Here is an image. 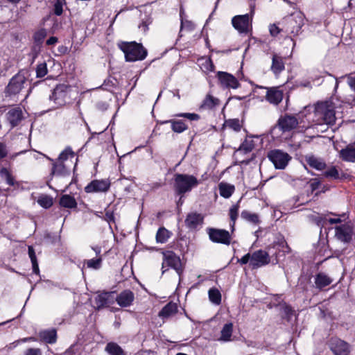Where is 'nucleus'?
<instances>
[{
	"mask_svg": "<svg viewBox=\"0 0 355 355\" xmlns=\"http://www.w3.org/2000/svg\"><path fill=\"white\" fill-rule=\"evenodd\" d=\"M200 182L193 175L176 173L173 178V189L176 196H184L198 186Z\"/></svg>",
	"mask_w": 355,
	"mask_h": 355,
	"instance_id": "1",
	"label": "nucleus"
},
{
	"mask_svg": "<svg viewBox=\"0 0 355 355\" xmlns=\"http://www.w3.org/2000/svg\"><path fill=\"white\" fill-rule=\"evenodd\" d=\"M118 45L128 62L143 60L147 55L146 49L141 44L135 42H121Z\"/></svg>",
	"mask_w": 355,
	"mask_h": 355,
	"instance_id": "2",
	"label": "nucleus"
},
{
	"mask_svg": "<svg viewBox=\"0 0 355 355\" xmlns=\"http://www.w3.org/2000/svg\"><path fill=\"white\" fill-rule=\"evenodd\" d=\"M267 157L273 164L276 169H284L288 166L292 157L280 149H272L268 152Z\"/></svg>",
	"mask_w": 355,
	"mask_h": 355,
	"instance_id": "3",
	"label": "nucleus"
},
{
	"mask_svg": "<svg viewBox=\"0 0 355 355\" xmlns=\"http://www.w3.org/2000/svg\"><path fill=\"white\" fill-rule=\"evenodd\" d=\"M163 262L162 269L165 267L171 268L175 270L180 277L184 272V266L181 259L173 251L166 250L162 252Z\"/></svg>",
	"mask_w": 355,
	"mask_h": 355,
	"instance_id": "4",
	"label": "nucleus"
},
{
	"mask_svg": "<svg viewBox=\"0 0 355 355\" xmlns=\"http://www.w3.org/2000/svg\"><path fill=\"white\" fill-rule=\"evenodd\" d=\"M209 239L216 243L229 245L232 241L231 234L223 229L209 228L207 230Z\"/></svg>",
	"mask_w": 355,
	"mask_h": 355,
	"instance_id": "5",
	"label": "nucleus"
},
{
	"mask_svg": "<svg viewBox=\"0 0 355 355\" xmlns=\"http://www.w3.org/2000/svg\"><path fill=\"white\" fill-rule=\"evenodd\" d=\"M316 114L323 123L334 125L336 122L335 111L330 108L326 103H320L315 107Z\"/></svg>",
	"mask_w": 355,
	"mask_h": 355,
	"instance_id": "6",
	"label": "nucleus"
},
{
	"mask_svg": "<svg viewBox=\"0 0 355 355\" xmlns=\"http://www.w3.org/2000/svg\"><path fill=\"white\" fill-rule=\"evenodd\" d=\"M111 187V182L109 178L101 180H93L84 188L87 193H106Z\"/></svg>",
	"mask_w": 355,
	"mask_h": 355,
	"instance_id": "7",
	"label": "nucleus"
},
{
	"mask_svg": "<svg viewBox=\"0 0 355 355\" xmlns=\"http://www.w3.org/2000/svg\"><path fill=\"white\" fill-rule=\"evenodd\" d=\"M286 28L291 33H297L304 24L303 15L300 12H295L291 16L284 18Z\"/></svg>",
	"mask_w": 355,
	"mask_h": 355,
	"instance_id": "8",
	"label": "nucleus"
},
{
	"mask_svg": "<svg viewBox=\"0 0 355 355\" xmlns=\"http://www.w3.org/2000/svg\"><path fill=\"white\" fill-rule=\"evenodd\" d=\"M270 258L268 252L263 250H258L251 253L250 266L257 269L269 264Z\"/></svg>",
	"mask_w": 355,
	"mask_h": 355,
	"instance_id": "9",
	"label": "nucleus"
},
{
	"mask_svg": "<svg viewBox=\"0 0 355 355\" xmlns=\"http://www.w3.org/2000/svg\"><path fill=\"white\" fill-rule=\"evenodd\" d=\"M272 248L276 250L275 255L277 263L280 257H285L291 252V248L288 245L284 236L282 234L277 238V240L272 243Z\"/></svg>",
	"mask_w": 355,
	"mask_h": 355,
	"instance_id": "10",
	"label": "nucleus"
},
{
	"mask_svg": "<svg viewBox=\"0 0 355 355\" xmlns=\"http://www.w3.org/2000/svg\"><path fill=\"white\" fill-rule=\"evenodd\" d=\"M299 122L294 116L285 114L282 116L277 121V126L283 132H290L298 125Z\"/></svg>",
	"mask_w": 355,
	"mask_h": 355,
	"instance_id": "11",
	"label": "nucleus"
},
{
	"mask_svg": "<svg viewBox=\"0 0 355 355\" xmlns=\"http://www.w3.org/2000/svg\"><path fill=\"white\" fill-rule=\"evenodd\" d=\"M232 23L234 28L239 33H248L251 28L250 19L248 14L234 17Z\"/></svg>",
	"mask_w": 355,
	"mask_h": 355,
	"instance_id": "12",
	"label": "nucleus"
},
{
	"mask_svg": "<svg viewBox=\"0 0 355 355\" xmlns=\"http://www.w3.org/2000/svg\"><path fill=\"white\" fill-rule=\"evenodd\" d=\"M336 237L340 241L349 243L352 240L353 228L347 223L335 227Z\"/></svg>",
	"mask_w": 355,
	"mask_h": 355,
	"instance_id": "13",
	"label": "nucleus"
},
{
	"mask_svg": "<svg viewBox=\"0 0 355 355\" xmlns=\"http://www.w3.org/2000/svg\"><path fill=\"white\" fill-rule=\"evenodd\" d=\"M49 159L52 163V168L51 171V175L67 177L70 175V166L67 163H63L57 159H53L49 158Z\"/></svg>",
	"mask_w": 355,
	"mask_h": 355,
	"instance_id": "14",
	"label": "nucleus"
},
{
	"mask_svg": "<svg viewBox=\"0 0 355 355\" xmlns=\"http://www.w3.org/2000/svg\"><path fill=\"white\" fill-rule=\"evenodd\" d=\"M330 348L334 355H349L350 352L349 345L338 338L331 339Z\"/></svg>",
	"mask_w": 355,
	"mask_h": 355,
	"instance_id": "15",
	"label": "nucleus"
},
{
	"mask_svg": "<svg viewBox=\"0 0 355 355\" xmlns=\"http://www.w3.org/2000/svg\"><path fill=\"white\" fill-rule=\"evenodd\" d=\"M303 158L306 164L311 168L322 171L327 168V164L324 159L315 156L313 153L305 155Z\"/></svg>",
	"mask_w": 355,
	"mask_h": 355,
	"instance_id": "16",
	"label": "nucleus"
},
{
	"mask_svg": "<svg viewBox=\"0 0 355 355\" xmlns=\"http://www.w3.org/2000/svg\"><path fill=\"white\" fill-rule=\"evenodd\" d=\"M217 76L222 87L230 89H236L241 87L237 79L229 73L218 71Z\"/></svg>",
	"mask_w": 355,
	"mask_h": 355,
	"instance_id": "17",
	"label": "nucleus"
},
{
	"mask_svg": "<svg viewBox=\"0 0 355 355\" xmlns=\"http://www.w3.org/2000/svg\"><path fill=\"white\" fill-rule=\"evenodd\" d=\"M134 300L135 294L129 289L121 291L116 297V302L121 307H128L131 306Z\"/></svg>",
	"mask_w": 355,
	"mask_h": 355,
	"instance_id": "18",
	"label": "nucleus"
},
{
	"mask_svg": "<svg viewBox=\"0 0 355 355\" xmlns=\"http://www.w3.org/2000/svg\"><path fill=\"white\" fill-rule=\"evenodd\" d=\"M113 293V292L105 291L95 297L94 303L96 309L99 310L112 304L114 302Z\"/></svg>",
	"mask_w": 355,
	"mask_h": 355,
	"instance_id": "19",
	"label": "nucleus"
},
{
	"mask_svg": "<svg viewBox=\"0 0 355 355\" xmlns=\"http://www.w3.org/2000/svg\"><path fill=\"white\" fill-rule=\"evenodd\" d=\"M204 217L197 212L189 213L185 218V225L190 230H195L198 225L203 223Z\"/></svg>",
	"mask_w": 355,
	"mask_h": 355,
	"instance_id": "20",
	"label": "nucleus"
},
{
	"mask_svg": "<svg viewBox=\"0 0 355 355\" xmlns=\"http://www.w3.org/2000/svg\"><path fill=\"white\" fill-rule=\"evenodd\" d=\"M6 118L12 128L17 126L23 119V112L20 107H14L6 113Z\"/></svg>",
	"mask_w": 355,
	"mask_h": 355,
	"instance_id": "21",
	"label": "nucleus"
},
{
	"mask_svg": "<svg viewBox=\"0 0 355 355\" xmlns=\"http://www.w3.org/2000/svg\"><path fill=\"white\" fill-rule=\"evenodd\" d=\"M38 337L40 342L46 344H55L58 339L57 331L54 328L42 330L38 333Z\"/></svg>",
	"mask_w": 355,
	"mask_h": 355,
	"instance_id": "22",
	"label": "nucleus"
},
{
	"mask_svg": "<svg viewBox=\"0 0 355 355\" xmlns=\"http://www.w3.org/2000/svg\"><path fill=\"white\" fill-rule=\"evenodd\" d=\"M165 123H170L171 130L178 134L182 133L189 129L188 124L183 119H173L161 122V124Z\"/></svg>",
	"mask_w": 355,
	"mask_h": 355,
	"instance_id": "23",
	"label": "nucleus"
},
{
	"mask_svg": "<svg viewBox=\"0 0 355 355\" xmlns=\"http://www.w3.org/2000/svg\"><path fill=\"white\" fill-rule=\"evenodd\" d=\"M29 85V80L21 73H19L12 77L8 84L10 89H22L27 87Z\"/></svg>",
	"mask_w": 355,
	"mask_h": 355,
	"instance_id": "24",
	"label": "nucleus"
},
{
	"mask_svg": "<svg viewBox=\"0 0 355 355\" xmlns=\"http://www.w3.org/2000/svg\"><path fill=\"white\" fill-rule=\"evenodd\" d=\"M339 157L344 162H355V147L349 144L339 151Z\"/></svg>",
	"mask_w": 355,
	"mask_h": 355,
	"instance_id": "25",
	"label": "nucleus"
},
{
	"mask_svg": "<svg viewBox=\"0 0 355 355\" xmlns=\"http://www.w3.org/2000/svg\"><path fill=\"white\" fill-rule=\"evenodd\" d=\"M67 90H52L49 96L51 101H53L57 106H62L67 103Z\"/></svg>",
	"mask_w": 355,
	"mask_h": 355,
	"instance_id": "26",
	"label": "nucleus"
},
{
	"mask_svg": "<svg viewBox=\"0 0 355 355\" xmlns=\"http://www.w3.org/2000/svg\"><path fill=\"white\" fill-rule=\"evenodd\" d=\"M220 104V100L219 98L214 96L211 94H207L202 101L200 108L206 110H212Z\"/></svg>",
	"mask_w": 355,
	"mask_h": 355,
	"instance_id": "27",
	"label": "nucleus"
},
{
	"mask_svg": "<svg viewBox=\"0 0 355 355\" xmlns=\"http://www.w3.org/2000/svg\"><path fill=\"white\" fill-rule=\"evenodd\" d=\"M332 282L333 279L324 272H318L315 277V287L319 290L324 289Z\"/></svg>",
	"mask_w": 355,
	"mask_h": 355,
	"instance_id": "28",
	"label": "nucleus"
},
{
	"mask_svg": "<svg viewBox=\"0 0 355 355\" xmlns=\"http://www.w3.org/2000/svg\"><path fill=\"white\" fill-rule=\"evenodd\" d=\"M59 205L60 207L67 209H75L78 206L75 198L69 194H64L60 196Z\"/></svg>",
	"mask_w": 355,
	"mask_h": 355,
	"instance_id": "29",
	"label": "nucleus"
},
{
	"mask_svg": "<svg viewBox=\"0 0 355 355\" xmlns=\"http://www.w3.org/2000/svg\"><path fill=\"white\" fill-rule=\"evenodd\" d=\"M178 312V305L176 303L169 302L159 312V316L162 318H168Z\"/></svg>",
	"mask_w": 355,
	"mask_h": 355,
	"instance_id": "30",
	"label": "nucleus"
},
{
	"mask_svg": "<svg viewBox=\"0 0 355 355\" xmlns=\"http://www.w3.org/2000/svg\"><path fill=\"white\" fill-rule=\"evenodd\" d=\"M239 202L236 204L233 205L229 210V216L230 219V227L231 233L233 234L235 231V225L236 221L239 216Z\"/></svg>",
	"mask_w": 355,
	"mask_h": 355,
	"instance_id": "31",
	"label": "nucleus"
},
{
	"mask_svg": "<svg viewBox=\"0 0 355 355\" xmlns=\"http://www.w3.org/2000/svg\"><path fill=\"white\" fill-rule=\"evenodd\" d=\"M218 190L220 195L224 198H229L232 196L235 191V187L233 184L226 182H220L218 184Z\"/></svg>",
	"mask_w": 355,
	"mask_h": 355,
	"instance_id": "32",
	"label": "nucleus"
},
{
	"mask_svg": "<svg viewBox=\"0 0 355 355\" xmlns=\"http://www.w3.org/2000/svg\"><path fill=\"white\" fill-rule=\"evenodd\" d=\"M283 98V90H267L266 99L270 103L279 104Z\"/></svg>",
	"mask_w": 355,
	"mask_h": 355,
	"instance_id": "33",
	"label": "nucleus"
},
{
	"mask_svg": "<svg viewBox=\"0 0 355 355\" xmlns=\"http://www.w3.org/2000/svg\"><path fill=\"white\" fill-rule=\"evenodd\" d=\"M280 306L282 318L286 320L287 322H290L295 313V310L290 304L286 302L281 304Z\"/></svg>",
	"mask_w": 355,
	"mask_h": 355,
	"instance_id": "34",
	"label": "nucleus"
},
{
	"mask_svg": "<svg viewBox=\"0 0 355 355\" xmlns=\"http://www.w3.org/2000/svg\"><path fill=\"white\" fill-rule=\"evenodd\" d=\"M0 176L9 186L13 187L15 185V178L12 175V172L10 168L2 167L0 169Z\"/></svg>",
	"mask_w": 355,
	"mask_h": 355,
	"instance_id": "35",
	"label": "nucleus"
},
{
	"mask_svg": "<svg viewBox=\"0 0 355 355\" xmlns=\"http://www.w3.org/2000/svg\"><path fill=\"white\" fill-rule=\"evenodd\" d=\"M28 254L32 263L33 272L36 275L40 276L38 261L34 248L32 245L28 247Z\"/></svg>",
	"mask_w": 355,
	"mask_h": 355,
	"instance_id": "36",
	"label": "nucleus"
},
{
	"mask_svg": "<svg viewBox=\"0 0 355 355\" xmlns=\"http://www.w3.org/2000/svg\"><path fill=\"white\" fill-rule=\"evenodd\" d=\"M76 157V153L73 151L70 146L66 147L59 155L58 160L63 163H67L70 161L72 164V159Z\"/></svg>",
	"mask_w": 355,
	"mask_h": 355,
	"instance_id": "37",
	"label": "nucleus"
},
{
	"mask_svg": "<svg viewBox=\"0 0 355 355\" xmlns=\"http://www.w3.org/2000/svg\"><path fill=\"white\" fill-rule=\"evenodd\" d=\"M241 217L254 225H258L261 223L259 214L256 213H252L248 210H243L241 214Z\"/></svg>",
	"mask_w": 355,
	"mask_h": 355,
	"instance_id": "38",
	"label": "nucleus"
},
{
	"mask_svg": "<svg viewBox=\"0 0 355 355\" xmlns=\"http://www.w3.org/2000/svg\"><path fill=\"white\" fill-rule=\"evenodd\" d=\"M233 332V324L228 322L224 324L221 331L220 340L227 342L231 340Z\"/></svg>",
	"mask_w": 355,
	"mask_h": 355,
	"instance_id": "39",
	"label": "nucleus"
},
{
	"mask_svg": "<svg viewBox=\"0 0 355 355\" xmlns=\"http://www.w3.org/2000/svg\"><path fill=\"white\" fill-rule=\"evenodd\" d=\"M172 233L164 227H159L156 234V241L157 243H164L171 237Z\"/></svg>",
	"mask_w": 355,
	"mask_h": 355,
	"instance_id": "40",
	"label": "nucleus"
},
{
	"mask_svg": "<svg viewBox=\"0 0 355 355\" xmlns=\"http://www.w3.org/2000/svg\"><path fill=\"white\" fill-rule=\"evenodd\" d=\"M208 295L210 302L213 304L216 305H220L221 304V293L217 288H211L208 291Z\"/></svg>",
	"mask_w": 355,
	"mask_h": 355,
	"instance_id": "41",
	"label": "nucleus"
},
{
	"mask_svg": "<svg viewBox=\"0 0 355 355\" xmlns=\"http://www.w3.org/2000/svg\"><path fill=\"white\" fill-rule=\"evenodd\" d=\"M37 202L44 209H49L53 205V198L49 195L42 194L38 197Z\"/></svg>",
	"mask_w": 355,
	"mask_h": 355,
	"instance_id": "42",
	"label": "nucleus"
},
{
	"mask_svg": "<svg viewBox=\"0 0 355 355\" xmlns=\"http://www.w3.org/2000/svg\"><path fill=\"white\" fill-rule=\"evenodd\" d=\"M105 350L110 355H125L123 349L115 343H109L105 347Z\"/></svg>",
	"mask_w": 355,
	"mask_h": 355,
	"instance_id": "43",
	"label": "nucleus"
},
{
	"mask_svg": "<svg viewBox=\"0 0 355 355\" xmlns=\"http://www.w3.org/2000/svg\"><path fill=\"white\" fill-rule=\"evenodd\" d=\"M322 175L327 179H331L334 180H338L341 179L339 171L337 169L336 166H332L327 170H326L323 173Z\"/></svg>",
	"mask_w": 355,
	"mask_h": 355,
	"instance_id": "44",
	"label": "nucleus"
},
{
	"mask_svg": "<svg viewBox=\"0 0 355 355\" xmlns=\"http://www.w3.org/2000/svg\"><path fill=\"white\" fill-rule=\"evenodd\" d=\"M272 70L275 73H279L284 69V64L280 57L274 55L272 58Z\"/></svg>",
	"mask_w": 355,
	"mask_h": 355,
	"instance_id": "45",
	"label": "nucleus"
},
{
	"mask_svg": "<svg viewBox=\"0 0 355 355\" xmlns=\"http://www.w3.org/2000/svg\"><path fill=\"white\" fill-rule=\"evenodd\" d=\"M175 117L184 118L189 120L191 123L192 121H198L201 117L198 114L189 113V112H180L174 115Z\"/></svg>",
	"mask_w": 355,
	"mask_h": 355,
	"instance_id": "46",
	"label": "nucleus"
},
{
	"mask_svg": "<svg viewBox=\"0 0 355 355\" xmlns=\"http://www.w3.org/2000/svg\"><path fill=\"white\" fill-rule=\"evenodd\" d=\"M225 124L227 127L236 132H239L242 127L239 119H230L228 120H225Z\"/></svg>",
	"mask_w": 355,
	"mask_h": 355,
	"instance_id": "47",
	"label": "nucleus"
},
{
	"mask_svg": "<svg viewBox=\"0 0 355 355\" xmlns=\"http://www.w3.org/2000/svg\"><path fill=\"white\" fill-rule=\"evenodd\" d=\"M85 263L88 268L98 270L101 267L102 258L100 257L98 258L88 259L86 260Z\"/></svg>",
	"mask_w": 355,
	"mask_h": 355,
	"instance_id": "48",
	"label": "nucleus"
},
{
	"mask_svg": "<svg viewBox=\"0 0 355 355\" xmlns=\"http://www.w3.org/2000/svg\"><path fill=\"white\" fill-rule=\"evenodd\" d=\"M254 147L252 140L245 139L239 146V150H243L245 153L251 152Z\"/></svg>",
	"mask_w": 355,
	"mask_h": 355,
	"instance_id": "49",
	"label": "nucleus"
},
{
	"mask_svg": "<svg viewBox=\"0 0 355 355\" xmlns=\"http://www.w3.org/2000/svg\"><path fill=\"white\" fill-rule=\"evenodd\" d=\"M346 80L347 83H348V85L352 88V89H355V75H351V76H347V77H343L341 78L340 80H336V86H335V89H337L338 87V84L341 81V80Z\"/></svg>",
	"mask_w": 355,
	"mask_h": 355,
	"instance_id": "50",
	"label": "nucleus"
},
{
	"mask_svg": "<svg viewBox=\"0 0 355 355\" xmlns=\"http://www.w3.org/2000/svg\"><path fill=\"white\" fill-rule=\"evenodd\" d=\"M37 76L42 78L47 73V67L46 63H41L37 66L36 69Z\"/></svg>",
	"mask_w": 355,
	"mask_h": 355,
	"instance_id": "51",
	"label": "nucleus"
},
{
	"mask_svg": "<svg viewBox=\"0 0 355 355\" xmlns=\"http://www.w3.org/2000/svg\"><path fill=\"white\" fill-rule=\"evenodd\" d=\"M308 184H309V187L313 193L319 189L321 184V181L318 178H312L309 180Z\"/></svg>",
	"mask_w": 355,
	"mask_h": 355,
	"instance_id": "52",
	"label": "nucleus"
},
{
	"mask_svg": "<svg viewBox=\"0 0 355 355\" xmlns=\"http://www.w3.org/2000/svg\"><path fill=\"white\" fill-rule=\"evenodd\" d=\"M104 220L108 223H115V216L113 211L105 209Z\"/></svg>",
	"mask_w": 355,
	"mask_h": 355,
	"instance_id": "53",
	"label": "nucleus"
},
{
	"mask_svg": "<svg viewBox=\"0 0 355 355\" xmlns=\"http://www.w3.org/2000/svg\"><path fill=\"white\" fill-rule=\"evenodd\" d=\"M124 91L125 92V93L124 94L125 98H122V94L121 92L113 93L116 99V101L119 104V103L123 104L126 98L128 97V96L130 94V92H128V90H124Z\"/></svg>",
	"mask_w": 355,
	"mask_h": 355,
	"instance_id": "54",
	"label": "nucleus"
},
{
	"mask_svg": "<svg viewBox=\"0 0 355 355\" xmlns=\"http://www.w3.org/2000/svg\"><path fill=\"white\" fill-rule=\"evenodd\" d=\"M54 13L58 16L62 13V3L60 0H58L54 5Z\"/></svg>",
	"mask_w": 355,
	"mask_h": 355,
	"instance_id": "55",
	"label": "nucleus"
},
{
	"mask_svg": "<svg viewBox=\"0 0 355 355\" xmlns=\"http://www.w3.org/2000/svg\"><path fill=\"white\" fill-rule=\"evenodd\" d=\"M24 355H42V352L40 348H28Z\"/></svg>",
	"mask_w": 355,
	"mask_h": 355,
	"instance_id": "56",
	"label": "nucleus"
},
{
	"mask_svg": "<svg viewBox=\"0 0 355 355\" xmlns=\"http://www.w3.org/2000/svg\"><path fill=\"white\" fill-rule=\"evenodd\" d=\"M194 28V24L189 21H183L182 19L181 21V31L183 29H187L188 31H191Z\"/></svg>",
	"mask_w": 355,
	"mask_h": 355,
	"instance_id": "57",
	"label": "nucleus"
},
{
	"mask_svg": "<svg viewBox=\"0 0 355 355\" xmlns=\"http://www.w3.org/2000/svg\"><path fill=\"white\" fill-rule=\"evenodd\" d=\"M8 153L6 145L3 142H0V160L6 157Z\"/></svg>",
	"mask_w": 355,
	"mask_h": 355,
	"instance_id": "58",
	"label": "nucleus"
},
{
	"mask_svg": "<svg viewBox=\"0 0 355 355\" xmlns=\"http://www.w3.org/2000/svg\"><path fill=\"white\" fill-rule=\"evenodd\" d=\"M238 261L241 265L247 264L248 262L250 263L251 261V253H247L244 256H243L240 259L238 260Z\"/></svg>",
	"mask_w": 355,
	"mask_h": 355,
	"instance_id": "59",
	"label": "nucleus"
},
{
	"mask_svg": "<svg viewBox=\"0 0 355 355\" xmlns=\"http://www.w3.org/2000/svg\"><path fill=\"white\" fill-rule=\"evenodd\" d=\"M270 33L272 36H277L280 33V29L275 24H272L269 28Z\"/></svg>",
	"mask_w": 355,
	"mask_h": 355,
	"instance_id": "60",
	"label": "nucleus"
},
{
	"mask_svg": "<svg viewBox=\"0 0 355 355\" xmlns=\"http://www.w3.org/2000/svg\"><path fill=\"white\" fill-rule=\"evenodd\" d=\"M23 341L24 342H38V341H40V338H39V337L37 338L35 336H30V337L24 338Z\"/></svg>",
	"mask_w": 355,
	"mask_h": 355,
	"instance_id": "61",
	"label": "nucleus"
},
{
	"mask_svg": "<svg viewBox=\"0 0 355 355\" xmlns=\"http://www.w3.org/2000/svg\"><path fill=\"white\" fill-rule=\"evenodd\" d=\"M149 22L143 21L139 26V28H141L144 32H146L148 29Z\"/></svg>",
	"mask_w": 355,
	"mask_h": 355,
	"instance_id": "62",
	"label": "nucleus"
},
{
	"mask_svg": "<svg viewBox=\"0 0 355 355\" xmlns=\"http://www.w3.org/2000/svg\"><path fill=\"white\" fill-rule=\"evenodd\" d=\"M45 37V33L44 31H41L35 35V40H42Z\"/></svg>",
	"mask_w": 355,
	"mask_h": 355,
	"instance_id": "63",
	"label": "nucleus"
},
{
	"mask_svg": "<svg viewBox=\"0 0 355 355\" xmlns=\"http://www.w3.org/2000/svg\"><path fill=\"white\" fill-rule=\"evenodd\" d=\"M58 42V39L55 37H51L47 41L46 44L48 45H52L55 44Z\"/></svg>",
	"mask_w": 355,
	"mask_h": 355,
	"instance_id": "64",
	"label": "nucleus"
}]
</instances>
